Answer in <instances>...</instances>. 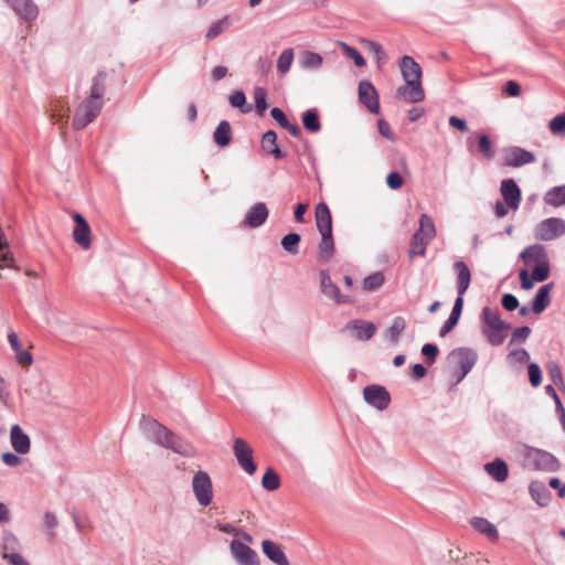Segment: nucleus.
<instances>
[{
    "mask_svg": "<svg viewBox=\"0 0 565 565\" xmlns=\"http://www.w3.org/2000/svg\"><path fill=\"white\" fill-rule=\"evenodd\" d=\"M399 68L405 85L397 88V95L411 103H419L425 99V92L422 86V67L408 55H404L399 62Z\"/></svg>",
    "mask_w": 565,
    "mask_h": 565,
    "instance_id": "obj_1",
    "label": "nucleus"
},
{
    "mask_svg": "<svg viewBox=\"0 0 565 565\" xmlns=\"http://www.w3.org/2000/svg\"><path fill=\"white\" fill-rule=\"evenodd\" d=\"M480 318L482 321V334L486 337L487 341L493 347L501 345L511 326L504 322L499 312L492 310L490 307L482 309Z\"/></svg>",
    "mask_w": 565,
    "mask_h": 565,
    "instance_id": "obj_2",
    "label": "nucleus"
},
{
    "mask_svg": "<svg viewBox=\"0 0 565 565\" xmlns=\"http://www.w3.org/2000/svg\"><path fill=\"white\" fill-rule=\"evenodd\" d=\"M524 466L535 471L555 472L561 468L558 459L551 452L527 447L524 452Z\"/></svg>",
    "mask_w": 565,
    "mask_h": 565,
    "instance_id": "obj_3",
    "label": "nucleus"
},
{
    "mask_svg": "<svg viewBox=\"0 0 565 565\" xmlns=\"http://www.w3.org/2000/svg\"><path fill=\"white\" fill-rule=\"evenodd\" d=\"M160 428L161 429L157 430L150 440L181 456L188 457L191 455L188 444L183 443L180 438H178L175 434L169 428H167L164 425H161Z\"/></svg>",
    "mask_w": 565,
    "mask_h": 565,
    "instance_id": "obj_4",
    "label": "nucleus"
},
{
    "mask_svg": "<svg viewBox=\"0 0 565 565\" xmlns=\"http://www.w3.org/2000/svg\"><path fill=\"white\" fill-rule=\"evenodd\" d=\"M192 490L198 503L202 507H209L213 500V484L209 473L199 470L192 479Z\"/></svg>",
    "mask_w": 565,
    "mask_h": 565,
    "instance_id": "obj_5",
    "label": "nucleus"
},
{
    "mask_svg": "<svg viewBox=\"0 0 565 565\" xmlns=\"http://www.w3.org/2000/svg\"><path fill=\"white\" fill-rule=\"evenodd\" d=\"M320 276V290L329 299L333 300L338 305H353L356 299L350 295L341 294L338 285H335L328 269H321Z\"/></svg>",
    "mask_w": 565,
    "mask_h": 565,
    "instance_id": "obj_6",
    "label": "nucleus"
},
{
    "mask_svg": "<svg viewBox=\"0 0 565 565\" xmlns=\"http://www.w3.org/2000/svg\"><path fill=\"white\" fill-rule=\"evenodd\" d=\"M449 359L456 360V364L459 370L456 371L457 382L462 381L467 374L471 371L478 360V355L475 350L469 348H458L450 352Z\"/></svg>",
    "mask_w": 565,
    "mask_h": 565,
    "instance_id": "obj_7",
    "label": "nucleus"
},
{
    "mask_svg": "<svg viewBox=\"0 0 565 565\" xmlns=\"http://www.w3.org/2000/svg\"><path fill=\"white\" fill-rule=\"evenodd\" d=\"M233 452L238 466L246 473L252 476L256 472L257 465L253 459V449L245 439L241 437L234 439Z\"/></svg>",
    "mask_w": 565,
    "mask_h": 565,
    "instance_id": "obj_8",
    "label": "nucleus"
},
{
    "mask_svg": "<svg viewBox=\"0 0 565 565\" xmlns=\"http://www.w3.org/2000/svg\"><path fill=\"white\" fill-rule=\"evenodd\" d=\"M535 237L541 241H553L565 234V221L559 217H548L535 227Z\"/></svg>",
    "mask_w": 565,
    "mask_h": 565,
    "instance_id": "obj_9",
    "label": "nucleus"
},
{
    "mask_svg": "<svg viewBox=\"0 0 565 565\" xmlns=\"http://www.w3.org/2000/svg\"><path fill=\"white\" fill-rule=\"evenodd\" d=\"M364 401L372 407L384 411L391 404V395L385 386L371 384L363 390Z\"/></svg>",
    "mask_w": 565,
    "mask_h": 565,
    "instance_id": "obj_10",
    "label": "nucleus"
},
{
    "mask_svg": "<svg viewBox=\"0 0 565 565\" xmlns=\"http://www.w3.org/2000/svg\"><path fill=\"white\" fill-rule=\"evenodd\" d=\"M358 96L359 102L364 105L371 114L377 115L380 113V96L370 81L363 79L359 83Z\"/></svg>",
    "mask_w": 565,
    "mask_h": 565,
    "instance_id": "obj_11",
    "label": "nucleus"
},
{
    "mask_svg": "<svg viewBox=\"0 0 565 565\" xmlns=\"http://www.w3.org/2000/svg\"><path fill=\"white\" fill-rule=\"evenodd\" d=\"M502 160L505 167L519 168L534 162L536 158L533 152L518 146H512L504 149Z\"/></svg>",
    "mask_w": 565,
    "mask_h": 565,
    "instance_id": "obj_12",
    "label": "nucleus"
},
{
    "mask_svg": "<svg viewBox=\"0 0 565 565\" xmlns=\"http://www.w3.org/2000/svg\"><path fill=\"white\" fill-rule=\"evenodd\" d=\"M230 551L238 565H260L256 551L238 540L231 542Z\"/></svg>",
    "mask_w": 565,
    "mask_h": 565,
    "instance_id": "obj_13",
    "label": "nucleus"
},
{
    "mask_svg": "<svg viewBox=\"0 0 565 565\" xmlns=\"http://www.w3.org/2000/svg\"><path fill=\"white\" fill-rule=\"evenodd\" d=\"M500 193L504 200V203L511 210H518L522 193L521 189L516 184L514 179H504L501 181Z\"/></svg>",
    "mask_w": 565,
    "mask_h": 565,
    "instance_id": "obj_14",
    "label": "nucleus"
},
{
    "mask_svg": "<svg viewBox=\"0 0 565 565\" xmlns=\"http://www.w3.org/2000/svg\"><path fill=\"white\" fill-rule=\"evenodd\" d=\"M73 220L75 222V227L73 231L74 241L84 249H88L90 247V227L85 217L75 212L73 214Z\"/></svg>",
    "mask_w": 565,
    "mask_h": 565,
    "instance_id": "obj_15",
    "label": "nucleus"
},
{
    "mask_svg": "<svg viewBox=\"0 0 565 565\" xmlns=\"http://www.w3.org/2000/svg\"><path fill=\"white\" fill-rule=\"evenodd\" d=\"M262 552L275 565H290L282 546L273 540H263Z\"/></svg>",
    "mask_w": 565,
    "mask_h": 565,
    "instance_id": "obj_16",
    "label": "nucleus"
},
{
    "mask_svg": "<svg viewBox=\"0 0 565 565\" xmlns=\"http://www.w3.org/2000/svg\"><path fill=\"white\" fill-rule=\"evenodd\" d=\"M10 8L26 22L34 21L39 15V8L33 0H6Z\"/></svg>",
    "mask_w": 565,
    "mask_h": 565,
    "instance_id": "obj_17",
    "label": "nucleus"
},
{
    "mask_svg": "<svg viewBox=\"0 0 565 565\" xmlns=\"http://www.w3.org/2000/svg\"><path fill=\"white\" fill-rule=\"evenodd\" d=\"M269 211L263 202L254 204L246 213L243 225L249 228L262 226L268 218Z\"/></svg>",
    "mask_w": 565,
    "mask_h": 565,
    "instance_id": "obj_18",
    "label": "nucleus"
},
{
    "mask_svg": "<svg viewBox=\"0 0 565 565\" xmlns=\"http://www.w3.org/2000/svg\"><path fill=\"white\" fill-rule=\"evenodd\" d=\"M344 330L354 331L355 338L360 341H367L375 334L376 327L373 322L354 319L345 324Z\"/></svg>",
    "mask_w": 565,
    "mask_h": 565,
    "instance_id": "obj_19",
    "label": "nucleus"
},
{
    "mask_svg": "<svg viewBox=\"0 0 565 565\" xmlns=\"http://www.w3.org/2000/svg\"><path fill=\"white\" fill-rule=\"evenodd\" d=\"M10 441L17 454L25 455L31 449V439L29 435L25 434L18 424H14L10 429Z\"/></svg>",
    "mask_w": 565,
    "mask_h": 565,
    "instance_id": "obj_20",
    "label": "nucleus"
},
{
    "mask_svg": "<svg viewBox=\"0 0 565 565\" xmlns=\"http://www.w3.org/2000/svg\"><path fill=\"white\" fill-rule=\"evenodd\" d=\"M454 270L457 274V297L463 298V295L469 288L471 281V273L468 265L463 260H457L454 263Z\"/></svg>",
    "mask_w": 565,
    "mask_h": 565,
    "instance_id": "obj_21",
    "label": "nucleus"
},
{
    "mask_svg": "<svg viewBox=\"0 0 565 565\" xmlns=\"http://www.w3.org/2000/svg\"><path fill=\"white\" fill-rule=\"evenodd\" d=\"M260 146L266 153L274 156L275 159L280 160L287 157V152L279 148L277 134L274 130H268L262 136Z\"/></svg>",
    "mask_w": 565,
    "mask_h": 565,
    "instance_id": "obj_22",
    "label": "nucleus"
},
{
    "mask_svg": "<svg viewBox=\"0 0 565 565\" xmlns=\"http://www.w3.org/2000/svg\"><path fill=\"white\" fill-rule=\"evenodd\" d=\"M316 224L320 234L332 233V216L324 202H320L316 206Z\"/></svg>",
    "mask_w": 565,
    "mask_h": 565,
    "instance_id": "obj_23",
    "label": "nucleus"
},
{
    "mask_svg": "<svg viewBox=\"0 0 565 565\" xmlns=\"http://www.w3.org/2000/svg\"><path fill=\"white\" fill-rule=\"evenodd\" d=\"M553 282L541 286L532 300V311L535 315L542 313L551 303V290Z\"/></svg>",
    "mask_w": 565,
    "mask_h": 565,
    "instance_id": "obj_24",
    "label": "nucleus"
},
{
    "mask_svg": "<svg viewBox=\"0 0 565 565\" xmlns=\"http://www.w3.org/2000/svg\"><path fill=\"white\" fill-rule=\"evenodd\" d=\"M463 309V298L457 297L448 319L439 330V337H446L459 322Z\"/></svg>",
    "mask_w": 565,
    "mask_h": 565,
    "instance_id": "obj_25",
    "label": "nucleus"
},
{
    "mask_svg": "<svg viewBox=\"0 0 565 565\" xmlns=\"http://www.w3.org/2000/svg\"><path fill=\"white\" fill-rule=\"evenodd\" d=\"M486 472L497 482H503L509 477L507 462L501 458H495L484 465Z\"/></svg>",
    "mask_w": 565,
    "mask_h": 565,
    "instance_id": "obj_26",
    "label": "nucleus"
},
{
    "mask_svg": "<svg viewBox=\"0 0 565 565\" xmlns=\"http://www.w3.org/2000/svg\"><path fill=\"white\" fill-rule=\"evenodd\" d=\"M520 257L526 265L540 264V262L548 259L546 248L542 244H533L522 250Z\"/></svg>",
    "mask_w": 565,
    "mask_h": 565,
    "instance_id": "obj_27",
    "label": "nucleus"
},
{
    "mask_svg": "<svg viewBox=\"0 0 565 565\" xmlns=\"http://www.w3.org/2000/svg\"><path fill=\"white\" fill-rule=\"evenodd\" d=\"M531 498L540 505H548L552 494L546 486L541 481H532L529 486Z\"/></svg>",
    "mask_w": 565,
    "mask_h": 565,
    "instance_id": "obj_28",
    "label": "nucleus"
},
{
    "mask_svg": "<svg viewBox=\"0 0 565 565\" xmlns=\"http://www.w3.org/2000/svg\"><path fill=\"white\" fill-rule=\"evenodd\" d=\"M270 116L274 120L277 121V124L286 129L292 137H300L301 136V129L297 124H292L288 120L286 114L284 110L279 107H273L270 109Z\"/></svg>",
    "mask_w": 565,
    "mask_h": 565,
    "instance_id": "obj_29",
    "label": "nucleus"
},
{
    "mask_svg": "<svg viewBox=\"0 0 565 565\" xmlns=\"http://www.w3.org/2000/svg\"><path fill=\"white\" fill-rule=\"evenodd\" d=\"M8 341L11 349L15 352V359L21 365H31L33 356L29 351L22 349L19 338L14 331L9 332Z\"/></svg>",
    "mask_w": 565,
    "mask_h": 565,
    "instance_id": "obj_30",
    "label": "nucleus"
},
{
    "mask_svg": "<svg viewBox=\"0 0 565 565\" xmlns=\"http://www.w3.org/2000/svg\"><path fill=\"white\" fill-rule=\"evenodd\" d=\"M213 140L218 147H227L232 141V127L227 120H221L213 132Z\"/></svg>",
    "mask_w": 565,
    "mask_h": 565,
    "instance_id": "obj_31",
    "label": "nucleus"
},
{
    "mask_svg": "<svg viewBox=\"0 0 565 565\" xmlns=\"http://www.w3.org/2000/svg\"><path fill=\"white\" fill-rule=\"evenodd\" d=\"M303 128L312 134L321 130L320 115L317 108H309L301 115Z\"/></svg>",
    "mask_w": 565,
    "mask_h": 565,
    "instance_id": "obj_32",
    "label": "nucleus"
},
{
    "mask_svg": "<svg viewBox=\"0 0 565 565\" xmlns=\"http://www.w3.org/2000/svg\"><path fill=\"white\" fill-rule=\"evenodd\" d=\"M470 523L476 531L487 535L491 541H497L499 539L498 530L487 519L475 516L471 519Z\"/></svg>",
    "mask_w": 565,
    "mask_h": 565,
    "instance_id": "obj_33",
    "label": "nucleus"
},
{
    "mask_svg": "<svg viewBox=\"0 0 565 565\" xmlns=\"http://www.w3.org/2000/svg\"><path fill=\"white\" fill-rule=\"evenodd\" d=\"M319 259L322 262H329L334 254V241L332 233H322L321 242L319 244Z\"/></svg>",
    "mask_w": 565,
    "mask_h": 565,
    "instance_id": "obj_34",
    "label": "nucleus"
},
{
    "mask_svg": "<svg viewBox=\"0 0 565 565\" xmlns=\"http://www.w3.org/2000/svg\"><path fill=\"white\" fill-rule=\"evenodd\" d=\"M419 227L415 233H419V236L427 238L428 241H433L436 236V227L433 218L427 214H422L419 216Z\"/></svg>",
    "mask_w": 565,
    "mask_h": 565,
    "instance_id": "obj_35",
    "label": "nucleus"
},
{
    "mask_svg": "<svg viewBox=\"0 0 565 565\" xmlns=\"http://www.w3.org/2000/svg\"><path fill=\"white\" fill-rule=\"evenodd\" d=\"M419 227L415 233H419V236L427 238L428 241H433L436 236V227L433 218L427 214H422L419 216Z\"/></svg>",
    "mask_w": 565,
    "mask_h": 565,
    "instance_id": "obj_36",
    "label": "nucleus"
},
{
    "mask_svg": "<svg viewBox=\"0 0 565 565\" xmlns=\"http://www.w3.org/2000/svg\"><path fill=\"white\" fill-rule=\"evenodd\" d=\"M106 79L107 73L105 71H98L92 79L89 96L102 100L106 92Z\"/></svg>",
    "mask_w": 565,
    "mask_h": 565,
    "instance_id": "obj_37",
    "label": "nucleus"
},
{
    "mask_svg": "<svg viewBox=\"0 0 565 565\" xmlns=\"http://www.w3.org/2000/svg\"><path fill=\"white\" fill-rule=\"evenodd\" d=\"M299 63L305 70H318L323 63L320 54L312 51H303L300 55Z\"/></svg>",
    "mask_w": 565,
    "mask_h": 565,
    "instance_id": "obj_38",
    "label": "nucleus"
},
{
    "mask_svg": "<svg viewBox=\"0 0 565 565\" xmlns=\"http://www.w3.org/2000/svg\"><path fill=\"white\" fill-rule=\"evenodd\" d=\"M406 328V321L403 317H395L392 326L386 330L385 337L391 343H397L402 332Z\"/></svg>",
    "mask_w": 565,
    "mask_h": 565,
    "instance_id": "obj_39",
    "label": "nucleus"
},
{
    "mask_svg": "<svg viewBox=\"0 0 565 565\" xmlns=\"http://www.w3.org/2000/svg\"><path fill=\"white\" fill-rule=\"evenodd\" d=\"M228 102L233 108H237L242 114H248L253 110V106L247 103L243 90L232 93L228 97Z\"/></svg>",
    "mask_w": 565,
    "mask_h": 565,
    "instance_id": "obj_40",
    "label": "nucleus"
},
{
    "mask_svg": "<svg viewBox=\"0 0 565 565\" xmlns=\"http://www.w3.org/2000/svg\"><path fill=\"white\" fill-rule=\"evenodd\" d=\"M429 243L430 241L419 236V233H414L409 243V257L424 256L426 253L427 245Z\"/></svg>",
    "mask_w": 565,
    "mask_h": 565,
    "instance_id": "obj_41",
    "label": "nucleus"
},
{
    "mask_svg": "<svg viewBox=\"0 0 565 565\" xmlns=\"http://www.w3.org/2000/svg\"><path fill=\"white\" fill-rule=\"evenodd\" d=\"M385 282V277L382 271H375L366 276L362 281V289L366 292L380 289Z\"/></svg>",
    "mask_w": 565,
    "mask_h": 565,
    "instance_id": "obj_42",
    "label": "nucleus"
},
{
    "mask_svg": "<svg viewBox=\"0 0 565 565\" xmlns=\"http://www.w3.org/2000/svg\"><path fill=\"white\" fill-rule=\"evenodd\" d=\"M546 204L552 206H561L565 204V184L554 186L548 190L544 196Z\"/></svg>",
    "mask_w": 565,
    "mask_h": 565,
    "instance_id": "obj_43",
    "label": "nucleus"
},
{
    "mask_svg": "<svg viewBox=\"0 0 565 565\" xmlns=\"http://www.w3.org/2000/svg\"><path fill=\"white\" fill-rule=\"evenodd\" d=\"M95 119L96 118L93 115L88 114L86 110L78 106L73 116L72 127L74 130H82Z\"/></svg>",
    "mask_w": 565,
    "mask_h": 565,
    "instance_id": "obj_44",
    "label": "nucleus"
},
{
    "mask_svg": "<svg viewBox=\"0 0 565 565\" xmlns=\"http://www.w3.org/2000/svg\"><path fill=\"white\" fill-rule=\"evenodd\" d=\"M161 423L148 415H142L139 422V427L147 438L151 439L157 430H160Z\"/></svg>",
    "mask_w": 565,
    "mask_h": 565,
    "instance_id": "obj_45",
    "label": "nucleus"
},
{
    "mask_svg": "<svg viewBox=\"0 0 565 565\" xmlns=\"http://www.w3.org/2000/svg\"><path fill=\"white\" fill-rule=\"evenodd\" d=\"M301 236L298 233H288L281 238L282 248L290 255H297Z\"/></svg>",
    "mask_w": 565,
    "mask_h": 565,
    "instance_id": "obj_46",
    "label": "nucleus"
},
{
    "mask_svg": "<svg viewBox=\"0 0 565 565\" xmlns=\"http://www.w3.org/2000/svg\"><path fill=\"white\" fill-rule=\"evenodd\" d=\"M262 486L267 491H275L279 488L280 478L273 468H268L264 473L262 478Z\"/></svg>",
    "mask_w": 565,
    "mask_h": 565,
    "instance_id": "obj_47",
    "label": "nucleus"
},
{
    "mask_svg": "<svg viewBox=\"0 0 565 565\" xmlns=\"http://www.w3.org/2000/svg\"><path fill=\"white\" fill-rule=\"evenodd\" d=\"M255 108L258 115L263 116L265 110L268 108L267 104V90L262 86L254 88Z\"/></svg>",
    "mask_w": 565,
    "mask_h": 565,
    "instance_id": "obj_48",
    "label": "nucleus"
},
{
    "mask_svg": "<svg viewBox=\"0 0 565 565\" xmlns=\"http://www.w3.org/2000/svg\"><path fill=\"white\" fill-rule=\"evenodd\" d=\"M104 103L100 99L93 98L88 96L84 99V102L79 105V107L86 110L88 114L93 115L97 118L103 109Z\"/></svg>",
    "mask_w": 565,
    "mask_h": 565,
    "instance_id": "obj_49",
    "label": "nucleus"
},
{
    "mask_svg": "<svg viewBox=\"0 0 565 565\" xmlns=\"http://www.w3.org/2000/svg\"><path fill=\"white\" fill-rule=\"evenodd\" d=\"M228 25L230 21L227 17H224L223 19L213 22L205 34L206 40L211 41L217 38L228 28Z\"/></svg>",
    "mask_w": 565,
    "mask_h": 565,
    "instance_id": "obj_50",
    "label": "nucleus"
},
{
    "mask_svg": "<svg viewBox=\"0 0 565 565\" xmlns=\"http://www.w3.org/2000/svg\"><path fill=\"white\" fill-rule=\"evenodd\" d=\"M478 149L487 160H491L495 156V152L492 148V142L489 136L486 134H481L478 137Z\"/></svg>",
    "mask_w": 565,
    "mask_h": 565,
    "instance_id": "obj_51",
    "label": "nucleus"
},
{
    "mask_svg": "<svg viewBox=\"0 0 565 565\" xmlns=\"http://www.w3.org/2000/svg\"><path fill=\"white\" fill-rule=\"evenodd\" d=\"M507 360L509 362L510 365L512 366H515V365H522L526 362H529L530 360V354L529 352L521 348V349H515V350H512L508 355H507Z\"/></svg>",
    "mask_w": 565,
    "mask_h": 565,
    "instance_id": "obj_52",
    "label": "nucleus"
},
{
    "mask_svg": "<svg viewBox=\"0 0 565 565\" xmlns=\"http://www.w3.org/2000/svg\"><path fill=\"white\" fill-rule=\"evenodd\" d=\"M294 61V50L292 49H285L277 61V70L278 72L285 74L290 70V66Z\"/></svg>",
    "mask_w": 565,
    "mask_h": 565,
    "instance_id": "obj_53",
    "label": "nucleus"
},
{
    "mask_svg": "<svg viewBox=\"0 0 565 565\" xmlns=\"http://www.w3.org/2000/svg\"><path fill=\"white\" fill-rule=\"evenodd\" d=\"M550 262L548 259L535 264L532 269V275L536 281H545L550 276Z\"/></svg>",
    "mask_w": 565,
    "mask_h": 565,
    "instance_id": "obj_54",
    "label": "nucleus"
},
{
    "mask_svg": "<svg viewBox=\"0 0 565 565\" xmlns=\"http://www.w3.org/2000/svg\"><path fill=\"white\" fill-rule=\"evenodd\" d=\"M529 381L533 387H537L542 383V370L535 362L527 364Z\"/></svg>",
    "mask_w": 565,
    "mask_h": 565,
    "instance_id": "obj_55",
    "label": "nucleus"
},
{
    "mask_svg": "<svg viewBox=\"0 0 565 565\" xmlns=\"http://www.w3.org/2000/svg\"><path fill=\"white\" fill-rule=\"evenodd\" d=\"M439 353V349L435 343H425L422 347V354L425 358L428 365H431L436 362Z\"/></svg>",
    "mask_w": 565,
    "mask_h": 565,
    "instance_id": "obj_56",
    "label": "nucleus"
},
{
    "mask_svg": "<svg viewBox=\"0 0 565 565\" xmlns=\"http://www.w3.org/2000/svg\"><path fill=\"white\" fill-rule=\"evenodd\" d=\"M548 128L555 135H565V114L556 115L548 122Z\"/></svg>",
    "mask_w": 565,
    "mask_h": 565,
    "instance_id": "obj_57",
    "label": "nucleus"
},
{
    "mask_svg": "<svg viewBox=\"0 0 565 565\" xmlns=\"http://www.w3.org/2000/svg\"><path fill=\"white\" fill-rule=\"evenodd\" d=\"M530 334H531L530 327H527V326L518 327L512 332L510 344L522 343L529 338Z\"/></svg>",
    "mask_w": 565,
    "mask_h": 565,
    "instance_id": "obj_58",
    "label": "nucleus"
},
{
    "mask_svg": "<svg viewBox=\"0 0 565 565\" xmlns=\"http://www.w3.org/2000/svg\"><path fill=\"white\" fill-rule=\"evenodd\" d=\"M548 376L553 384H563L562 369L556 362H550L546 366Z\"/></svg>",
    "mask_w": 565,
    "mask_h": 565,
    "instance_id": "obj_59",
    "label": "nucleus"
},
{
    "mask_svg": "<svg viewBox=\"0 0 565 565\" xmlns=\"http://www.w3.org/2000/svg\"><path fill=\"white\" fill-rule=\"evenodd\" d=\"M363 42L364 47L372 52L377 61L386 57V53L380 43L372 40H364Z\"/></svg>",
    "mask_w": 565,
    "mask_h": 565,
    "instance_id": "obj_60",
    "label": "nucleus"
},
{
    "mask_svg": "<svg viewBox=\"0 0 565 565\" xmlns=\"http://www.w3.org/2000/svg\"><path fill=\"white\" fill-rule=\"evenodd\" d=\"M343 47H344L345 54L353 60V62L356 66L362 67L366 64L365 58L355 47L350 46L344 43H343Z\"/></svg>",
    "mask_w": 565,
    "mask_h": 565,
    "instance_id": "obj_61",
    "label": "nucleus"
},
{
    "mask_svg": "<svg viewBox=\"0 0 565 565\" xmlns=\"http://www.w3.org/2000/svg\"><path fill=\"white\" fill-rule=\"evenodd\" d=\"M386 184L392 190H398V189H401L403 186L404 179H403V177H402V174L399 172L391 171L386 175Z\"/></svg>",
    "mask_w": 565,
    "mask_h": 565,
    "instance_id": "obj_62",
    "label": "nucleus"
},
{
    "mask_svg": "<svg viewBox=\"0 0 565 565\" xmlns=\"http://www.w3.org/2000/svg\"><path fill=\"white\" fill-rule=\"evenodd\" d=\"M520 284L521 288L524 290H530L533 288L534 282L536 279L533 277L532 274L529 273L527 269L523 268L519 273Z\"/></svg>",
    "mask_w": 565,
    "mask_h": 565,
    "instance_id": "obj_63",
    "label": "nucleus"
},
{
    "mask_svg": "<svg viewBox=\"0 0 565 565\" xmlns=\"http://www.w3.org/2000/svg\"><path fill=\"white\" fill-rule=\"evenodd\" d=\"M502 307L508 311H513L519 307V299L512 294H504L501 298Z\"/></svg>",
    "mask_w": 565,
    "mask_h": 565,
    "instance_id": "obj_64",
    "label": "nucleus"
}]
</instances>
